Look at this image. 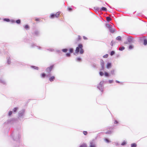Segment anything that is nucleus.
<instances>
[{"label": "nucleus", "mask_w": 147, "mask_h": 147, "mask_svg": "<svg viewBox=\"0 0 147 147\" xmlns=\"http://www.w3.org/2000/svg\"><path fill=\"white\" fill-rule=\"evenodd\" d=\"M84 52V51L83 49V46L82 44H80L78 45V46L76 48L75 50V53H80L81 54H83Z\"/></svg>", "instance_id": "f257e3e1"}, {"label": "nucleus", "mask_w": 147, "mask_h": 147, "mask_svg": "<svg viewBox=\"0 0 147 147\" xmlns=\"http://www.w3.org/2000/svg\"><path fill=\"white\" fill-rule=\"evenodd\" d=\"M59 15L60 13L57 12L55 14H51L50 16V18H53L55 17L58 18L59 16Z\"/></svg>", "instance_id": "f03ea898"}, {"label": "nucleus", "mask_w": 147, "mask_h": 147, "mask_svg": "<svg viewBox=\"0 0 147 147\" xmlns=\"http://www.w3.org/2000/svg\"><path fill=\"white\" fill-rule=\"evenodd\" d=\"M54 65H51L50 67L47 68L46 69V72L48 73H50Z\"/></svg>", "instance_id": "7ed1b4c3"}, {"label": "nucleus", "mask_w": 147, "mask_h": 147, "mask_svg": "<svg viewBox=\"0 0 147 147\" xmlns=\"http://www.w3.org/2000/svg\"><path fill=\"white\" fill-rule=\"evenodd\" d=\"M89 147H96L94 141L90 142Z\"/></svg>", "instance_id": "20e7f679"}, {"label": "nucleus", "mask_w": 147, "mask_h": 147, "mask_svg": "<svg viewBox=\"0 0 147 147\" xmlns=\"http://www.w3.org/2000/svg\"><path fill=\"white\" fill-rule=\"evenodd\" d=\"M104 81H101L100 82L99 86H98V88L100 89V88L101 87L103 84Z\"/></svg>", "instance_id": "39448f33"}, {"label": "nucleus", "mask_w": 147, "mask_h": 147, "mask_svg": "<svg viewBox=\"0 0 147 147\" xmlns=\"http://www.w3.org/2000/svg\"><path fill=\"white\" fill-rule=\"evenodd\" d=\"M55 79V77L54 76H52L51 77L49 78V80L50 82H52L53 81L54 79Z\"/></svg>", "instance_id": "423d86ee"}, {"label": "nucleus", "mask_w": 147, "mask_h": 147, "mask_svg": "<svg viewBox=\"0 0 147 147\" xmlns=\"http://www.w3.org/2000/svg\"><path fill=\"white\" fill-rule=\"evenodd\" d=\"M81 39V37L79 35L78 36V37L76 39V41H78L80 40Z\"/></svg>", "instance_id": "0eeeda50"}, {"label": "nucleus", "mask_w": 147, "mask_h": 147, "mask_svg": "<svg viewBox=\"0 0 147 147\" xmlns=\"http://www.w3.org/2000/svg\"><path fill=\"white\" fill-rule=\"evenodd\" d=\"M80 147H87V145L86 144H82Z\"/></svg>", "instance_id": "6e6552de"}, {"label": "nucleus", "mask_w": 147, "mask_h": 147, "mask_svg": "<svg viewBox=\"0 0 147 147\" xmlns=\"http://www.w3.org/2000/svg\"><path fill=\"white\" fill-rule=\"evenodd\" d=\"M101 65L102 66V69H104V62L103 60L101 62Z\"/></svg>", "instance_id": "1a4fd4ad"}, {"label": "nucleus", "mask_w": 147, "mask_h": 147, "mask_svg": "<svg viewBox=\"0 0 147 147\" xmlns=\"http://www.w3.org/2000/svg\"><path fill=\"white\" fill-rule=\"evenodd\" d=\"M106 19H107V21L109 22V21H110L111 20V18L109 17H106Z\"/></svg>", "instance_id": "9d476101"}, {"label": "nucleus", "mask_w": 147, "mask_h": 147, "mask_svg": "<svg viewBox=\"0 0 147 147\" xmlns=\"http://www.w3.org/2000/svg\"><path fill=\"white\" fill-rule=\"evenodd\" d=\"M111 64L110 63H107V68H109L111 67Z\"/></svg>", "instance_id": "9b49d317"}, {"label": "nucleus", "mask_w": 147, "mask_h": 147, "mask_svg": "<svg viewBox=\"0 0 147 147\" xmlns=\"http://www.w3.org/2000/svg\"><path fill=\"white\" fill-rule=\"evenodd\" d=\"M125 49V47H120L119 48V50L120 51H123Z\"/></svg>", "instance_id": "f8f14e48"}, {"label": "nucleus", "mask_w": 147, "mask_h": 147, "mask_svg": "<svg viewBox=\"0 0 147 147\" xmlns=\"http://www.w3.org/2000/svg\"><path fill=\"white\" fill-rule=\"evenodd\" d=\"M101 11H107V9H106V8L105 7H102L101 9H100Z\"/></svg>", "instance_id": "ddd939ff"}, {"label": "nucleus", "mask_w": 147, "mask_h": 147, "mask_svg": "<svg viewBox=\"0 0 147 147\" xmlns=\"http://www.w3.org/2000/svg\"><path fill=\"white\" fill-rule=\"evenodd\" d=\"M24 27L25 29H26V30H27L29 29V27L28 26V25H26L24 26Z\"/></svg>", "instance_id": "4468645a"}, {"label": "nucleus", "mask_w": 147, "mask_h": 147, "mask_svg": "<svg viewBox=\"0 0 147 147\" xmlns=\"http://www.w3.org/2000/svg\"><path fill=\"white\" fill-rule=\"evenodd\" d=\"M41 76L42 78H44L46 76V74L45 73H42L41 74Z\"/></svg>", "instance_id": "2eb2a0df"}, {"label": "nucleus", "mask_w": 147, "mask_h": 147, "mask_svg": "<svg viewBox=\"0 0 147 147\" xmlns=\"http://www.w3.org/2000/svg\"><path fill=\"white\" fill-rule=\"evenodd\" d=\"M131 147H136V144L135 143H133L131 144Z\"/></svg>", "instance_id": "dca6fc26"}, {"label": "nucleus", "mask_w": 147, "mask_h": 147, "mask_svg": "<svg viewBox=\"0 0 147 147\" xmlns=\"http://www.w3.org/2000/svg\"><path fill=\"white\" fill-rule=\"evenodd\" d=\"M34 20L35 21H39L40 20V19L39 18H34Z\"/></svg>", "instance_id": "f3484780"}, {"label": "nucleus", "mask_w": 147, "mask_h": 147, "mask_svg": "<svg viewBox=\"0 0 147 147\" xmlns=\"http://www.w3.org/2000/svg\"><path fill=\"white\" fill-rule=\"evenodd\" d=\"M144 45H147V40L146 39H144Z\"/></svg>", "instance_id": "a211bd4d"}, {"label": "nucleus", "mask_w": 147, "mask_h": 147, "mask_svg": "<svg viewBox=\"0 0 147 147\" xmlns=\"http://www.w3.org/2000/svg\"><path fill=\"white\" fill-rule=\"evenodd\" d=\"M116 39L119 40H121V37L120 36H118L116 38Z\"/></svg>", "instance_id": "6ab92c4d"}, {"label": "nucleus", "mask_w": 147, "mask_h": 147, "mask_svg": "<svg viewBox=\"0 0 147 147\" xmlns=\"http://www.w3.org/2000/svg\"><path fill=\"white\" fill-rule=\"evenodd\" d=\"M109 30L111 33H113L114 32V30L111 27H110V28H109Z\"/></svg>", "instance_id": "aec40b11"}, {"label": "nucleus", "mask_w": 147, "mask_h": 147, "mask_svg": "<svg viewBox=\"0 0 147 147\" xmlns=\"http://www.w3.org/2000/svg\"><path fill=\"white\" fill-rule=\"evenodd\" d=\"M16 22L17 23L19 24L21 22V20H18L16 21Z\"/></svg>", "instance_id": "412c9836"}, {"label": "nucleus", "mask_w": 147, "mask_h": 147, "mask_svg": "<svg viewBox=\"0 0 147 147\" xmlns=\"http://www.w3.org/2000/svg\"><path fill=\"white\" fill-rule=\"evenodd\" d=\"M134 48V46L132 45H130L129 46V49H131Z\"/></svg>", "instance_id": "4be33fe9"}, {"label": "nucleus", "mask_w": 147, "mask_h": 147, "mask_svg": "<svg viewBox=\"0 0 147 147\" xmlns=\"http://www.w3.org/2000/svg\"><path fill=\"white\" fill-rule=\"evenodd\" d=\"M69 52L70 53H72L73 51V49L72 48H70L69 49Z\"/></svg>", "instance_id": "5701e85b"}, {"label": "nucleus", "mask_w": 147, "mask_h": 147, "mask_svg": "<svg viewBox=\"0 0 147 147\" xmlns=\"http://www.w3.org/2000/svg\"><path fill=\"white\" fill-rule=\"evenodd\" d=\"M67 10L69 11H71L72 10V9L70 7H68L67 8Z\"/></svg>", "instance_id": "b1692460"}, {"label": "nucleus", "mask_w": 147, "mask_h": 147, "mask_svg": "<svg viewBox=\"0 0 147 147\" xmlns=\"http://www.w3.org/2000/svg\"><path fill=\"white\" fill-rule=\"evenodd\" d=\"M67 49H63L62 50V51L64 52H66L67 51Z\"/></svg>", "instance_id": "393cba45"}, {"label": "nucleus", "mask_w": 147, "mask_h": 147, "mask_svg": "<svg viewBox=\"0 0 147 147\" xmlns=\"http://www.w3.org/2000/svg\"><path fill=\"white\" fill-rule=\"evenodd\" d=\"M115 54V52L113 51H111L110 55L111 56Z\"/></svg>", "instance_id": "a878e982"}, {"label": "nucleus", "mask_w": 147, "mask_h": 147, "mask_svg": "<svg viewBox=\"0 0 147 147\" xmlns=\"http://www.w3.org/2000/svg\"><path fill=\"white\" fill-rule=\"evenodd\" d=\"M108 56V55L107 54L104 55L103 57L104 58H107Z\"/></svg>", "instance_id": "bb28decb"}, {"label": "nucleus", "mask_w": 147, "mask_h": 147, "mask_svg": "<svg viewBox=\"0 0 147 147\" xmlns=\"http://www.w3.org/2000/svg\"><path fill=\"white\" fill-rule=\"evenodd\" d=\"M18 109V108H17V107L14 108L13 109V111L14 112H16L17 111Z\"/></svg>", "instance_id": "cd10ccee"}, {"label": "nucleus", "mask_w": 147, "mask_h": 147, "mask_svg": "<svg viewBox=\"0 0 147 147\" xmlns=\"http://www.w3.org/2000/svg\"><path fill=\"white\" fill-rule=\"evenodd\" d=\"M83 133L85 135H86L87 134L88 132L87 131H84L83 132Z\"/></svg>", "instance_id": "c85d7f7f"}, {"label": "nucleus", "mask_w": 147, "mask_h": 147, "mask_svg": "<svg viewBox=\"0 0 147 147\" xmlns=\"http://www.w3.org/2000/svg\"><path fill=\"white\" fill-rule=\"evenodd\" d=\"M105 75L106 76H109V74L106 72H105Z\"/></svg>", "instance_id": "c756f323"}, {"label": "nucleus", "mask_w": 147, "mask_h": 147, "mask_svg": "<svg viewBox=\"0 0 147 147\" xmlns=\"http://www.w3.org/2000/svg\"><path fill=\"white\" fill-rule=\"evenodd\" d=\"M99 74L101 76H102L104 74L103 72L101 71L100 72Z\"/></svg>", "instance_id": "7c9ffc66"}, {"label": "nucleus", "mask_w": 147, "mask_h": 147, "mask_svg": "<svg viewBox=\"0 0 147 147\" xmlns=\"http://www.w3.org/2000/svg\"><path fill=\"white\" fill-rule=\"evenodd\" d=\"M4 20L7 22H9L10 21L8 19H5Z\"/></svg>", "instance_id": "2f4dec72"}, {"label": "nucleus", "mask_w": 147, "mask_h": 147, "mask_svg": "<svg viewBox=\"0 0 147 147\" xmlns=\"http://www.w3.org/2000/svg\"><path fill=\"white\" fill-rule=\"evenodd\" d=\"M111 131H107V132H106V134H111Z\"/></svg>", "instance_id": "473e14b6"}, {"label": "nucleus", "mask_w": 147, "mask_h": 147, "mask_svg": "<svg viewBox=\"0 0 147 147\" xmlns=\"http://www.w3.org/2000/svg\"><path fill=\"white\" fill-rule=\"evenodd\" d=\"M12 114V112L11 111H9V115L10 116Z\"/></svg>", "instance_id": "72a5a7b5"}, {"label": "nucleus", "mask_w": 147, "mask_h": 147, "mask_svg": "<svg viewBox=\"0 0 147 147\" xmlns=\"http://www.w3.org/2000/svg\"><path fill=\"white\" fill-rule=\"evenodd\" d=\"M125 144H126V142H123L122 143L121 145L123 146V145H125Z\"/></svg>", "instance_id": "f704fd0d"}, {"label": "nucleus", "mask_w": 147, "mask_h": 147, "mask_svg": "<svg viewBox=\"0 0 147 147\" xmlns=\"http://www.w3.org/2000/svg\"><path fill=\"white\" fill-rule=\"evenodd\" d=\"M81 59L80 58H78L77 59V61H81Z\"/></svg>", "instance_id": "c9c22d12"}, {"label": "nucleus", "mask_w": 147, "mask_h": 147, "mask_svg": "<svg viewBox=\"0 0 147 147\" xmlns=\"http://www.w3.org/2000/svg\"><path fill=\"white\" fill-rule=\"evenodd\" d=\"M66 55L67 57H69L70 56V54L69 53H67Z\"/></svg>", "instance_id": "e433bc0d"}, {"label": "nucleus", "mask_w": 147, "mask_h": 147, "mask_svg": "<svg viewBox=\"0 0 147 147\" xmlns=\"http://www.w3.org/2000/svg\"><path fill=\"white\" fill-rule=\"evenodd\" d=\"M118 123V121L117 120H115L114 121L115 124H117Z\"/></svg>", "instance_id": "4c0bfd02"}, {"label": "nucleus", "mask_w": 147, "mask_h": 147, "mask_svg": "<svg viewBox=\"0 0 147 147\" xmlns=\"http://www.w3.org/2000/svg\"><path fill=\"white\" fill-rule=\"evenodd\" d=\"M83 38L85 40H86L87 39V38L86 37H85L84 36L83 37Z\"/></svg>", "instance_id": "58836bf2"}, {"label": "nucleus", "mask_w": 147, "mask_h": 147, "mask_svg": "<svg viewBox=\"0 0 147 147\" xmlns=\"http://www.w3.org/2000/svg\"><path fill=\"white\" fill-rule=\"evenodd\" d=\"M105 140L107 142H109V140L107 139H105Z\"/></svg>", "instance_id": "ea45409f"}, {"label": "nucleus", "mask_w": 147, "mask_h": 147, "mask_svg": "<svg viewBox=\"0 0 147 147\" xmlns=\"http://www.w3.org/2000/svg\"><path fill=\"white\" fill-rule=\"evenodd\" d=\"M107 27H110V25H109V24H107Z\"/></svg>", "instance_id": "a19ab883"}, {"label": "nucleus", "mask_w": 147, "mask_h": 147, "mask_svg": "<svg viewBox=\"0 0 147 147\" xmlns=\"http://www.w3.org/2000/svg\"><path fill=\"white\" fill-rule=\"evenodd\" d=\"M112 82V80H110L109 81V82L110 83H111Z\"/></svg>", "instance_id": "79ce46f5"}, {"label": "nucleus", "mask_w": 147, "mask_h": 147, "mask_svg": "<svg viewBox=\"0 0 147 147\" xmlns=\"http://www.w3.org/2000/svg\"><path fill=\"white\" fill-rule=\"evenodd\" d=\"M124 43L125 44H127V42H125Z\"/></svg>", "instance_id": "37998d69"}, {"label": "nucleus", "mask_w": 147, "mask_h": 147, "mask_svg": "<svg viewBox=\"0 0 147 147\" xmlns=\"http://www.w3.org/2000/svg\"><path fill=\"white\" fill-rule=\"evenodd\" d=\"M116 82H117V83H119V81H116Z\"/></svg>", "instance_id": "c03bdc74"}, {"label": "nucleus", "mask_w": 147, "mask_h": 147, "mask_svg": "<svg viewBox=\"0 0 147 147\" xmlns=\"http://www.w3.org/2000/svg\"><path fill=\"white\" fill-rule=\"evenodd\" d=\"M35 34H37V32H35Z\"/></svg>", "instance_id": "a18cd8bd"}, {"label": "nucleus", "mask_w": 147, "mask_h": 147, "mask_svg": "<svg viewBox=\"0 0 147 147\" xmlns=\"http://www.w3.org/2000/svg\"><path fill=\"white\" fill-rule=\"evenodd\" d=\"M113 44H112V46H113Z\"/></svg>", "instance_id": "49530a36"}]
</instances>
